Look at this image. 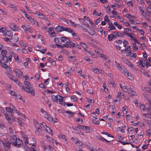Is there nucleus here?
Instances as JSON below:
<instances>
[{"label": "nucleus", "instance_id": "54", "mask_svg": "<svg viewBox=\"0 0 151 151\" xmlns=\"http://www.w3.org/2000/svg\"><path fill=\"white\" fill-rule=\"evenodd\" d=\"M123 94L121 92H118V95L117 96V97L118 98H120V96H123Z\"/></svg>", "mask_w": 151, "mask_h": 151}, {"label": "nucleus", "instance_id": "33", "mask_svg": "<svg viewBox=\"0 0 151 151\" xmlns=\"http://www.w3.org/2000/svg\"><path fill=\"white\" fill-rule=\"evenodd\" d=\"M12 110H13V111H15L16 113L18 114L19 115H20L19 114V113L18 112V111L17 110L16 108L13 105H12Z\"/></svg>", "mask_w": 151, "mask_h": 151}, {"label": "nucleus", "instance_id": "13", "mask_svg": "<svg viewBox=\"0 0 151 151\" xmlns=\"http://www.w3.org/2000/svg\"><path fill=\"white\" fill-rule=\"evenodd\" d=\"M4 115H5V118L7 120V121L10 123H12V119L9 117V115L7 114H4Z\"/></svg>", "mask_w": 151, "mask_h": 151}, {"label": "nucleus", "instance_id": "58", "mask_svg": "<svg viewBox=\"0 0 151 151\" xmlns=\"http://www.w3.org/2000/svg\"><path fill=\"white\" fill-rule=\"evenodd\" d=\"M138 30H139V32H140V33L142 35H144L145 34V32H144V31L143 29H138Z\"/></svg>", "mask_w": 151, "mask_h": 151}, {"label": "nucleus", "instance_id": "36", "mask_svg": "<svg viewBox=\"0 0 151 151\" xmlns=\"http://www.w3.org/2000/svg\"><path fill=\"white\" fill-rule=\"evenodd\" d=\"M21 133H22L21 134V135L22 137H23L24 139H25L26 138H28V137L24 133H22V132H20Z\"/></svg>", "mask_w": 151, "mask_h": 151}, {"label": "nucleus", "instance_id": "51", "mask_svg": "<svg viewBox=\"0 0 151 151\" xmlns=\"http://www.w3.org/2000/svg\"><path fill=\"white\" fill-rule=\"evenodd\" d=\"M128 93L129 94H131V93H135V92L134 91H133L132 89L131 88H129Z\"/></svg>", "mask_w": 151, "mask_h": 151}, {"label": "nucleus", "instance_id": "43", "mask_svg": "<svg viewBox=\"0 0 151 151\" xmlns=\"http://www.w3.org/2000/svg\"><path fill=\"white\" fill-rule=\"evenodd\" d=\"M83 31L85 32H88L90 35L93 36V34H92L90 32H89L88 30V29H85V28H83Z\"/></svg>", "mask_w": 151, "mask_h": 151}, {"label": "nucleus", "instance_id": "4", "mask_svg": "<svg viewBox=\"0 0 151 151\" xmlns=\"http://www.w3.org/2000/svg\"><path fill=\"white\" fill-rule=\"evenodd\" d=\"M108 24L109 27L107 29V30L108 31H110L111 30H115L116 29V27L112 23H109Z\"/></svg>", "mask_w": 151, "mask_h": 151}, {"label": "nucleus", "instance_id": "27", "mask_svg": "<svg viewBox=\"0 0 151 151\" xmlns=\"http://www.w3.org/2000/svg\"><path fill=\"white\" fill-rule=\"evenodd\" d=\"M101 55V57L103 58L105 60L106 62H108L109 61V60L107 57L105 55L103 54H102Z\"/></svg>", "mask_w": 151, "mask_h": 151}, {"label": "nucleus", "instance_id": "31", "mask_svg": "<svg viewBox=\"0 0 151 151\" xmlns=\"http://www.w3.org/2000/svg\"><path fill=\"white\" fill-rule=\"evenodd\" d=\"M32 23L35 25L37 26L38 27H40V25L38 24V22L37 21L35 20H34L32 19Z\"/></svg>", "mask_w": 151, "mask_h": 151}, {"label": "nucleus", "instance_id": "35", "mask_svg": "<svg viewBox=\"0 0 151 151\" xmlns=\"http://www.w3.org/2000/svg\"><path fill=\"white\" fill-rule=\"evenodd\" d=\"M65 112L67 114H70V116H73L74 114V113L73 112H72L71 111H65Z\"/></svg>", "mask_w": 151, "mask_h": 151}, {"label": "nucleus", "instance_id": "28", "mask_svg": "<svg viewBox=\"0 0 151 151\" xmlns=\"http://www.w3.org/2000/svg\"><path fill=\"white\" fill-rule=\"evenodd\" d=\"M34 123L36 127H41L40 123H39L36 120L34 121Z\"/></svg>", "mask_w": 151, "mask_h": 151}, {"label": "nucleus", "instance_id": "30", "mask_svg": "<svg viewBox=\"0 0 151 151\" xmlns=\"http://www.w3.org/2000/svg\"><path fill=\"white\" fill-rule=\"evenodd\" d=\"M114 24L115 26H116L119 29H122V26L119 24H118L117 22H114Z\"/></svg>", "mask_w": 151, "mask_h": 151}, {"label": "nucleus", "instance_id": "38", "mask_svg": "<svg viewBox=\"0 0 151 151\" xmlns=\"http://www.w3.org/2000/svg\"><path fill=\"white\" fill-rule=\"evenodd\" d=\"M122 59L124 61V62L127 64V65H129V62L128 60L125 59L124 58H122Z\"/></svg>", "mask_w": 151, "mask_h": 151}, {"label": "nucleus", "instance_id": "60", "mask_svg": "<svg viewBox=\"0 0 151 151\" xmlns=\"http://www.w3.org/2000/svg\"><path fill=\"white\" fill-rule=\"evenodd\" d=\"M18 122L19 124V125H20L21 127H22L23 126V123H22L21 120L18 119Z\"/></svg>", "mask_w": 151, "mask_h": 151}, {"label": "nucleus", "instance_id": "5", "mask_svg": "<svg viewBox=\"0 0 151 151\" xmlns=\"http://www.w3.org/2000/svg\"><path fill=\"white\" fill-rule=\"evenodd\" d=\"M60 39L62 42L65 43H67L71 42V41H70L68 38L66 37H61L60 38Z\"/></svg>", "mask_w": 151, "mask_h": 151}, {"label": "nucleus", "instance_id": "23", "mask_svg": "<svg viewBox=\"0 0 151 151\" xmlns=\"http://www.w3.org/2000/svg\"><path fill=\"white\" fill-rule=\"evenodd\" d=\"M64 31H66L67 32L71 33H72V32H73V29H71L70 28H65V27L64 28Z\"/></svg>", "mask_w": 151, "mask_h": 151}, {"label": "nucleus", "instance_id": "62", "mask_svg": "<svg viewBox=\"0 0 151 151\" xmlns=\"http://www.w3.org/2000/svg\"><path fill=\"white\" fill-rule=\"evenodd\" d=\"M12 55H10L9 56L8 58H7L8 59V62L9 61V62H11L12 61Z\"/></svg>", "mask_w": 151, "mask_h": 151}, {"label": "nucleus", "instance_id": "29", "mask_svg": "<svg viewBox=\"0 0 151 151\" xmlns=\"http://www.w3.org/2000/svg\"><path fill=\"white\" fill-rule=\"evenodd\" d=\"M149 105L148 107L147 108V110L148 112H151V101H149Z\"/></svg>", "mask_w": 151, "mask_h": 151}, {"label": "nucleus", "instance_id": "44", "mask_svg": "<svg viewBox=\"0 0 151 151\" xmlns=\"http://www.w3.org/2000/svg\"><path fill=\"white\" fill-rule=\"evenodd\" d=\"M5 108L6 111L9 112H11V111H13L12 108H11V107H6Z\"/></svg>", "mask_w": 151, "mask_h": 151}, {"label": "nucleus", "instance_id": "64", "mask_svg": "<svg viewBox=\"0 0 151 151\" xmlns=\"http://www.w3.org/2000/svg\"><path fill=\"white\" fill-rule=\"evenodd\" d=\"M9 6L11 8L13 9L15 11L17 10V8L14 5L11 4Z\"/></svg>", "mask_w": 151, "mask_h": 151}, {"label": "nucleus", "instance_id": "52", "mask_svg": "<svg viewBox=\"0 0 151 151\" xmlns=\"http://www.w3.org/2000/svg\"><path fill=\"white\" fill-rule=\"evenodd\" d=\"M19 43L21 46H24L25 47V48L27 46V45H26V44L24 43L22 41L19 42Z\"/></svg>", "mask_w": 151, "mask_h": 151}, {"label": "nucleus", "instance_id": "17", "mask_svg": "<svg viewBox=\"0 0 151 151\" xmlns=\"http://www.w3.org/2000/svg\"><path fill=\"white\" fill-rule=\"evenodd\" d=\"M40 143L41 144V146L43 147L44 150H46L47 147V146L45 145V142L43 141H40Z\"/></svg>", "mask_w": 151, "mask_h": 151}, {"label": "nucleus", "instance_id": "39", "mask_svg": "<svg viewBox=\"0 0 151 151\" xmlns=\"http://www.w3.org/2000/svg\"><path fill=\"white\" fill-rule=\"evenodd\" d=\"M139 61L140 62L139 64V65H141L142 68H144L145 67V65H143V61L142 60H140Z\"/></svg>", "mask_w": 151, "mask_h": 151}, {"label": "nucleus", "instance_id": "49", "mask_svg": "<svg viewBox=\"0 0 151 151\" xmlns=\"http://www.w3.org/2000/svg\"><path fill=\"white\" fill-rule=\"evenodd\" d=\"M78 127L80 128V129H82L84 130V127H85V126H83L82 125L79 124Z\"/></svg>", "mask_w": 151, "mask_h": 151}, {"label": "nucleus", "instance_id": "2", "mask_svg": "<svg viewBox=\"0 0 151 151\" xmlns=\"http://www.w3.org/2000/svg\"><path fill=\"white\" fill-rule=\"evenodd\" d=\"M6 63H5L3 61L2 57L0 55V64L2 67L7 70L10 67L9 65H7Z\"/></svg>", "mask_w": 151, "mask_h": 151}, {"label": "nucleus", "instance_id": "41", "mask_svg": "<svg viewBox=\"0 0 151 151\" xmlns=\"http://www.w3.org/2000/svg\"><path fill=\"white\" fill-rule=\"evenodd\" d=\"M91 127L85 126L84 130L86 131L89 132V131L91 130Z\"/></svg>", "mask_w": 151, "mask_h": 151}, {"label": "nucleus", "instance_id": "56", "mask_svg": "<svg viewBox=\"0 0 151 151\" xmlns=\"http://www.w3.org/2000/svg\"><path fill=\"white\" fill-rule=\"evenodd\" d=\"M133 47L134 48V50L135 49H136V50H138V47L136 46V42L133 43Z\"/></svg>", "mask_w": 151, "mask_h": 151}, {"label": "nucleus", "instance_id": "8", "mask_svg": "<svg viewBox=\"0 0 151 151\" xmlns=\"http://www.w3.org/2000/svg\"><path fill=\"white\" fill-rule=\"evenodd\" d=\"M114 34L113 33L112 34H111L108 36V39L109 41H112L113 39H116L117 38L116 35Z\"/></svg>", "mask_w": 151, "mask_h": 151}, {"label": "nucleus", "instance_id": "22", "mask_svg": "<svg viewBox=\"0 0 151 151\" xmlns=\"http://www.w3.org/2000/svg\"><path fill=\"white\" fill-rule=\"evenodd\" d=\"M11 29L14 31H16L17 28V27L15 25L12 24L10 26Z\"/></svg>", "mask_w": 151, "mask_h": 151}, {"label": "nucleus", "instance_id": "45", "mask_svg": "<svg viewBox=\"0 0 151 151\" xmlns=\"http://www.w3.org/2000/svg\"><path fill=\"white\" fill-rule=\"evenodd\" d=\"M58 19L59 20H61V21H62V22H67V21H68V19H66L65 18H58Z\"/></svg>", "mask_w": 151, "mask_h": 151}, {"label": "nucleus", "instance_id": "50", "mask_svg": "<svg viewBox=\"0 0 151 151\" xmlns=\"http://www.w3.org/2000/svg\"><path fill=\"white\" fill-rule=\"evenodd\" d=\"M10 93L12 95L18 96L17 94L13 91H11L10 92Z\"/></svg>", "mask_w": 151, "mask_h": 151}, {"label": "nucleus", "instance_id": "26", "mask_svg": "<svg viewBox=\"0 0 151 151\" xmlns=\"http://www.w3.org/2000/svg\"><path fill=\"white\" fill-rule=\"evenodd\" d=\"M5 127L4 123L2 121L0 120V128L1 129H3Z\"/></svg>", "mask_w": 151, "mask_h": 151}, {"label": "nucleus", "instance_id": "6", "mask_svg": "<svg viewBox=\"0 0 151 151\" xmlns=\"http://www.w3.org/2000/svg\"><path fill=\"white\" fill-rule=\"evenodd\" d=\"M17 139L16 136L15 135H13L10 137V141L12 142L14 145V144L15 143Z\"/></svg>", "mask_w": 151, "mask_h": 151}, {"label": "nucleus", "instance_id": "9", "mask_svg": "<svg viewBox=\"0 0 151 151\" xmlns=\"http://www.w3.org/2000/svg\"><path fill=\"white\" fill-rule=\"evenodd\" d=\"M47 118L49 121L53 123L57 122L56 121V118H54L53 117H52V116H48V117H47Z\"/></svg>", "mask_w": 151, "mask_h": 151}, {"label": "nucleus", "instance_id": "21", "mask_svg": "<svg viewBox=\"0 0 151 151\" xmlns=\"http://www.w3.org/2000/svg\"><path fill=\"white\" fill-rule=\"evenodd\" d=\"M58 137L59 138L64 139L66 141H67V138L65 135H62L61 134H59L58 135Z\"/></svg>", "mask_w": 151, "mask_h": 151}, {"label": "nucleus", "instance_id": "20", "mask_svg": "<svg viewBox=\"0 0 151 151\" xmlns=\"http://www.w3.org/2000/svg\"><path fill=\"white\" fill-rule=\"evenodd\" d=\"M11 39L12 40L13 42H18L19 40V38L17 36H16L12 37Z\"/></svg>", "mask_w": 151, "mask_h": 151}, {"label": "nucleus", "instance_id": "19", "mask_svg": "<svg viewBox=\"0 0 151 151\" xmlns=\"http://www.w3.org/2000/svg\"><path fill=\"white\" fill-rule=\"evenodd\" d=\"M66 22L68 24L72 26L75 27H76V25L75 24V23L71 20H69V22L67 21Z\"/></svg>", "mask_w": 151, "mask_h": 151}, {"label": "nucleus", "instance_id": "37", "mask_svg": "<svg viewBox=\"0 0 151 151\" xmlns=\"http://www.w3.org/2000/svg\"><path fill=\"white\" fill-rule=\"evenodd\" d=\"M78 143V145L79 146H81L83 145V143L81 142L77 139L76 141V143L77 144Z\"/></svg>", "mask_w": 151, "mask_h": 151}, {"label": "nucleus", "instance_id": "63", "mask_svg": "<svg viewBox=\"0 0 151 151\" xmlns=\"http://www.w3.org/2000/svg\"><path fill=\"white\" fill-rule=\"evenodd\" d=\"M59 27H60V30H58L59 32H62L64 30V27L62 26H59Z\"/></svg>", "mask_w": 151, "mask_h": 151}, {"label": "nucleus", "instance_id": "16", "mask_svg": "<svg viewBox=\"0 0 151 151\" xmlns=\"http://www.w3.org/2000/svg\"><path fill=\"white\" fill-rule=\"evenodd\" d=\"M52 98L53 101L58 103L59 99L58 98L57 96L52 95Z\"/></svg>", "mask_w": 151, "mask_h": 151}, {"label": "nucleus", "instance_id": "32", "mask_svg": "<svg viewBox=\"0 0 151 151\" xmlns=\"http://www.w3.org/2000/svg\"><path fill=\"white\" fill-rule=\"evenodd\" d=\"M104 20L106 22H107V23H110L111 22H110V21L109 19V17L108 16V15H106L104 17Z\"/></svg>", "mask_w": 151, "mask_h": 151}, {"label": "nucleus", "instance_id": "12", "mask_svg": "<svg viewBox=\"0 0 151 151\" xmlns=\"http://www.w3.org/2000/svg\"><path fill=\"white\" fill-rule=\"evenodd\" d=\"M3 145L6 151H11L10 146L9 144L8 145H6L4 142H3Z\"/></svg>", "mask_w": 151, "mask_h": 151}, {"label": "nucleus", "instance_id": "3", "mask_svg": "<svg viewBox=\"0 0 151 151\" xmlns=\"http://www.w3.org/2000/svg\"><path fill=\"white\" fill-rule=\"evenodd\" d=\"M22 144L23 142L19 138H18L16 141L15 143L14 144V145L15 146L19 147H21V145Z\"/></svg>", "mask_w": 151, "mask_h": 151}, {"label": "nucleus", "instance_id": "47", "mask_svg": "<svg viewBox=\"0 0 151 151\" xmlns=\"http://www.w3.org/2000/svg\"><path fill=\"white\" fill-rule=\"evenodd\" d=\"M15 60L17 61V62L19 63H20L22 61L21 59H19V58L18 56H17V57L15 58Z\"/></svg>", "mask_w": 151, "mask_h": 151}, {"label": "nucleus", "instance_id": "42", "mask_svg": "<svg viewBox=\"0 0 151 151\" xmlns=\"http://www.w3.org/2000/svg\"><path fill=\"white\" fill-rule=\"evenodd\" d=\"M39 86L41 88H44V89H45L46 88V87L44 85L43 83H41V84H40L39 85Z\"/></svg>", "mask_w": 151, "mask_h": 151}, {"label": "nucleus", "instance_id": "11", "mask_svg": "<svg viewBox=\"0 0 151 151\" xmlns=\"http://www.w3.org/2000/svg\"><path fill=\"white\" fill-rule=\"evenodd\" d=\"M119 70L125 75H126V73L127 72V70L122 66H120L119 68Z\"/></svg>", "mask_w": 151, "mask_h": 151}, {"label": "nucleus", "instance_id": "57", "mask_svg": "<svg viewBox=\"0 0 151 151\" xmlns=\"http://www.w3.org/2000/svg\"><path fill=\"white\" fill-rule=\"evenodd\" d=\"M140 109L142 110H145V106L143 104H142L140 106Z\"/></svg>", "mask_w": 151, "mask_h": 151}, {"label": "nucleus", "instance_id": "48", "mask_svg": "<svg viewBox=\"0 0 151 151\" xmlns=\"http://www.w3.org/2000/svg\"><path fill=\"white\" fill-rule=\"evenodd\" d=\"M97 138L98 139L100 140L101 141H103L104 140H105L104 138L101 137V136H98L97 137Z\"/></svg>", "mask_w": 151, "mask_h": 151}, {"label": "nucleus", "instance_id": "14", "mask_svg": "<svg viewBox=\"0 0 151 151\" xmlns=\"http://www.w3.org/2000/svg\"><path fill=\"white\" fill-rule=\"evenodd\" d=\"M113 33L115 34L116 36L118 37H124V35L123 34H122L120 32H114Z\"/></svg>", "mask_w": 151, "mask_h": 151}, {"label": "nucleus", "instance_id": "40", "mask_svg": "<svg viewBox=\"0 0 151 151\" xmlns=\"http://www.w3.org/2000/svg\"><path fill=\"white\" fill-rule=\"evenodd\" d=\"M40 124H41V126H42V127H43V128H45V127H46L47 128H49V127H47V126L46 123L44 122L41 123Z\"/></svg>", "mask_w": 151, "mask_h": 151}, {"label": "nucleus", "instance_id": "25", "mask_svg": "<svg viewBox=\"0 0 151 151\" xmlns=\"http://www.w3.org/2000/svg\"><path fill=\"white\" fill-rule=\"evenodd\" d=\"M45 137L47 138V139L50 142L53 143H54V140L52 138L47 135L45 136Z\"/></svg>", "mask_w": 151, "mask_h": 151}, {"label": "nucleus", "instance_id": "15", "mask_svg": "<svg viewBox=\"0 0 151 151\" xmlns=\"http://www.w3.org/2000/svg\"><path fill=\"white\" fill-rule=\"evenodd\" d=\"M126 75H127L128 76V78L130 80H132L133 79V77L132 75L130 73H129V72H128L127 71L126 72Z\"/></svg>", "mask_w": 151, "mask_h": 151}, {"label": "nucleus", "instance_id": "46", "mask_svg": "<svg viewBox=\"0 0 151 151\" xmlns=\"http://www.w3.org/2000/svg\"><path fill=\"white\" fill-rule=\"evenodd\" d=\"M37 50L38 51L40 52H42L43 54H44L46 51L47 50V49H46L45 48V49H43L42 50Z\"/></svg>", "mask_w": 151, "mask_h": 151}, {"label": "nucleus", "instance_id": "34", "mask_svg": "<svg viewBox=\"0 0 151 151\" xmlns=\"http://www.w3.org/2000/svg\"><path fill=\"white\" fill-rule=\"evenodd\" d=\"M69 58L71 59L72 61L73 62H75L77 60L75 56H70L69 57Z\"/></svg>", "mask_w": 151, "mask_h": 151}, {"label": "nucleus", "instance_id": "18", "mask_svg": "<svg viewBox=\"0 0 151 151\" xmlns=\"http://www.w3.org/2000/svg\"><path fill=\"white\" fill-rule=\"evenodd\" d=\"M59 104L62 105L63 106H65L66 105V103L65 102L64 100L63 99H59Z\"/></svg>", "mask_w": 151, "mask_h": 151}, {"label": "nucleus", "instance_id": "61", "mask_svg": "<svg viewBox=\"0 0 151 151\" xmlns=\"http://www.w3.org/2000/svg\"><path fill=\"white\" fill-rule=\"evenodd\" d=\"M37 37L38 39H40L42 41H43V39L44 38L42 35L40 34H38L37 35Z\"/></svg>", "mask_w": 151, "mask_h": 151}, {"label": "nucleus", "instance_id": "1", "mask_svg": "<svg viewBox=\"0 0 151 151\" xmlns=\"http://www.w3.org/2000/svg\"><path fill=\"white\" fill-rule=\"evenodd\" d=\"M7 52L6 50H3L1 52V54L2 55V57L3 59V61L5 63H8L7 57L6 56V54Z\"/></svg>", "mask_w": 151, "mask_h": 151}, {"label": "nucleus", "instance_id": "10", "mask_svg": "<svg viewBox=\"0 0 151 151\" xmlns=\"http://www.w3.org/2000/svg\"><path fill=\"white\" fill-rule=\"evenodd\" d=\"M27 89V92L30 93L33 96L35 95V91L32 87L29 88H28Z\"/></svg>", "mask_w": 151, "mask_h": 151}, {"label": "nucleus", "instance_id": "53", "mask_svg": "<svg viewBox=\"0 0 151 151\" xmlns=\"http://www.w3.org/2000/svg\"><path fill=\"white\" fill-rule=\"evenodd\" d=\"M22 27L24 30L25 32L26 31H27V30L28 28L26 26L24 25H22Z\"/></svg>", "mask_w": 151, "mask_h": 151}, {"label": "nucleus", "instance_id": "7", "mask_svg": "<svg viewBox=\"0 0 151 151\" xmlns=\"http://www.w3.org/2000/svg\"><path fill=\"white\" fill-rule=\"evenodd\" d=\"M14 71L16 75H18L19 77L21 78L22 76V74H23V73L22 71L19 69H15Z\"/></svg>", "mask_w": 151, "mask_h": 151}, {"label": "nucleus", "instance_id": "55", "mask_svg": "<svg viewBox=\"0 0 151 151\" xmlns=\"http://www.w3.org/2000/svg\"><path fill=\"white\" fill-rule=\"evenodd\" d=\"M5 31H6V30L4 27H2L0 29V32L4 33L5 32Z\"/></svg>", "mask_w": 151, "mask_h": 151}, {"label": "nucleus", "instance_id": "24", "mask_svg": "<svg viewBox=\"0 0 151 151\" xmlns=\"http://www.w3.org/2000/svg\"><path fill=\"white\" fill-rule=\"evenodd\" d=\"M72 35H73V37L74 38V39H79V37H78V35L76 34V33L74 32V31H73V32H72V33H71Z\"/></svg>", "mask_w": 151, "mask_h": 151}, {"label": "nucleus", "instance_id": "59", "mask_svg": "<svg viewBox=\"0 0 151 151\" xmlns=\"http://www.w3.org/2000/svg\"><path fill=\"white\" fill-rule=\"evenodd\" d=\"M128 42L127 40H124L123 42L124 46L125 48L127 47V44H128Z\"/></svg>", "mask_w": 151, "mask_h": 151}]
</instances>
